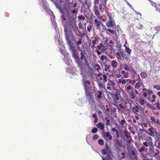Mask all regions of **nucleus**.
<instances>
[{
  "instance_id": "52",
  "label": "nucleus",
  "mask_w": 160,
  "mask_h": 160,
  "mask_svg": "<svg viewBox=\"0 0 160 160\" xmlns=\"http://www.w3.org/2000/svg\"><path fill=\"white\" fill-rule=\"evenodd\" d=\"M107 58V57L106 56L102 55L100 58V59L101 61H102Z\"/></svg>"
},
{
  "instance_id": "34",
  "label": "nucleus",
  "mask_w": 160,
  "mask_h": 160,
  "mask_svg": "<svg viewBox=\"0 0 160 160\" xmlns=\"http://www.w3.org/2000/svg\"><path fill=\"white\" fill-rule=\"evenodd\" d=\"M80 74L82 77V81L87 80V75L86 74H84L82 72H81Z\"/></svg>"
},
{
  "instance_id": "36",
  "label": "nucleus",
  "mask_w": 160,
  "mask_h": 160,
  "mask_svg": "<svg viewBox=\"0 0 160 160\" xmlns=\"http://www.w3.org/2000/svg\"><path fill=\"white\" fill-rule=\"evenodd\" d=\"M125 140L127 141L126 144L127 145H129L131 142L133 141L131 137L129 138L128 140H127L125 139Z\"/></svg>"
},
{
  "instance_id": "49",
  "label": "nucleus",
  "mask_w": 160,
  "mask_h": 160,
  "mask_svg": "<svg viewBox=\"0 0 160 160\" xmlns=\"http://www.w3.org/2000/svg\"><path fill=\"white\" fill-rule=\"evenodd\" d=\"M98 131V129L96 128H93L91 131V132L92 133H96Z\"/></svg>"
},
{
  "instance_id": "58",
  "label": "nucleus",
  "mask_w": 160,
  "mask_h": 160,
  "mask_svg": "<svg viewBox=\"0 0 160 160\" xmlns=\"http://www.w3.org/2000/svg\"><path fill=\"white\" fill-rule=\"evenodd\" d=\"M145 151V147L144 146L142 147L141 148H140L139 150V151L140 152H142L144 151Z\"/></svg>"
},
{
  "instance_id": "37",
  "label": "nucleus",
  "mask_w": 160,
  "mask_h": 160,
  "mask_svg": "<svg viewBox=\"0 0 160 160\" xmlns=\"http://www.w3.org/2000/svg\"><path fill=\"white\" fill-rule=\"evenodd\" d=\"M100 38L98 36L95 37L94 40L92 41V44H95L97 41Z\"/></svg>"
},
{
  "instance_id": "28",
  "label": "nucleus",
  "mask_w": 160,
  "mask_h": 160,
  "mask_svg": "<svg viewBox=\"0 0 160 160\" xmlns=\"http://www.w3.org/2000/svg\"><path fill=\"white\" fill-rule=\"evenodd\" d=\"M94 22L96 24L97 28H99L100 25L102 24V23L100 21H98L97 19H94Z\"/></svg>"
},
{
  "instance_id": "38",
  "label": "nucleus",
  "mask_w": 160,
  "mask_h": 160,
  "mask_svg": "<svg viewBox=\"0 0 160 160\" xmlns=\"http://www.w3.org/2000/svg\"><path fill=\"white\" fill-rule=\"evenodd\" d=\"M125 50L128 54V55H130L131 52V50L129 48L126 47L125 48Z\"/></svg>"
},
{
  "instance_id": "60",
  "label": "nucleus",
  "mask_w": 160,
  "mask_h": 160,
  "mask_svg": "<svg viewBox=\"0 0 160 160\" xmlns=\"http://www.w3.org/2000/svg\"><path fill=\"white\" fill-rule=\"evenodd\" d=\"M105 119L106 120V124L107 125H109V122L110 121V120L108 118H105Z\"/></svg>"
},
{
  "instance_id": "1",
  "label": "nucleus",
  "mask_w": 160,
  "mask_h": 160,
  "mask_svg": "<svg viewBox=\"0 0 160 160\" xmlns=\"http://www.w3.org/2000/svg\"><path fill=\"white\" fill-rule=\"evenodd\" d=\"M116 57L118 61L120 64L121 68H122V66L121 62L123 61L124 63L123 67L124 69L128 70V67H129V63L131 62V60L128 55H127L124 53H123L120 50L119 52L116 54Z\"/></svg>"
},
{
  "instance_id": "21",
  "label": "nucleus",
  "mask_w": 160,
  "mask_h": 160,
  "mask_svg": "<svg viewBox=\"0 0 160 160\" xmlns=\"http://www.w3.org/2000/svg\"><path fill=\"white\" fill-rule=\"evenodd\" d=\"M127 92L129 94L133 91H135V89L131 85H128L125 88Z\"/></svg>"
},
{
  "instance_id": "3",
  "label": "nucleus",
  "mask_w": 160,
  "mask_h": 160,
  "mask_svg": "<svg viewBox=\"0 0 160 160\" xmlns=\"http://www.w3.org/2000/svg\"><path fill=\"white\" fill-rule=\"evenodd\" d=\"M72 57L76 59V62L78 66L82 68L83 65V63L82 61L79 59V57L78 54L77 50H76L72 52Z\"/></svg>"
},
{
  "instance_id": "24",
  "label": "nucleus",
  "mask_w": 160,
  "mask_h": 160,
  "mask_svg": "<svg viewBox=\"0 0 160 160\" xmlns=\"http://www.w3.org/2000/svg\"><path fill=\"white\" fill-rule=\"evenodd\" d=\"M115 31H116V33L114 35L115 36L117 37L118 35H119V33H121L122 32V30L120 28V27L119 25H117V30H115Z\"/></svg>"
},
{
  "instance_id": "19",
  "label": "nucleus",
  "mask_w": 160,
  "mask_h": 160,
  "mask_svg": "<svg viewBox=\"0 0 160 160\" xmlns=\"http://www.w3.org/2000/svg\"><path fill=\"white\" fill-rule=\"evenodd\" d=\"M81 52L80 53V59H81V60H82L83 61H85V62L84 63L85 65H87L88 64V61L87 59L85 56V55L84 54V53L82 52V51H81Z\"/></svg>"
},
{
  "instance_id": "17",
  "label": "nucleus",
  "mask_w": 160,
  "mask_h": 160,
  "mask_svg": "<svg viewBox=\"0 0 160 160\" xmlns=\"http://www.w3.org/2000/svg\"><path fill=\"white\" fill-rule=\"evenodd\" d=\"M69 46V49L72 52L77 50L75 46L74 45L72 41H69L67 43Z\"/></svg>"
},
{
  "instance_id": "31",
  "label": "nucleus",
  "mask_w": 160,
  "mask_h": 160,
  "mask_svg": "<svg viewBox=\"0 0 160 160\" xmlns=\"http://www.w3.org/2000/svg\"><path fill=\"white\" fill-rule=\"evenodd\" d=\"M132 111L136 115H138L137 113H136V112H138L139 111L138 107V106L136 105L135 107H133L132 109Z\"/></svg>"
},
{
  "instance_id": "6",
  "label": "nucleus",
  "mask_w": 160,
  "mask_h": 160,
  "mask_svg": "<svg viewBox=\"0 0 160 160\" xmlns=\"http://www.w3.org/2000/svg\"><path fill=\"white\" fill-rule=\"evenodd\" d=\"M95 48L97 49L96 50L95 52L99 55L101 54L102 52H104L107 50V48L102 43H99V45Z\"/></svg>"
},
{
  "instance_id": "22",
  "label": "nucleus",
  "mask_w": 160,
  "mask_h": 160,
  "mask_svg": "<svg viewBox=\"0 0 160 160\" xmlns=\"http://www.w3.org/2000/svg\"><path fill=\"white\" fill-rule=\"evenodd\" d=\"M106 157L105 158L106 160H109L110 158L112 156V153L111 150H108L107 151Z\"/></svg>"
},
{
  "instance_id": "7",
  "label": "nucleus",
  "mask_w": 160,
  "mask_h": 160,
  "mask_svg": "<svg viewBox=\"0 0 160 160\" xmlns=\"http://www.w3.org/2000/svg\"><path fill=\"white\" fill-rule=\"evenodd\" d=\"M85 90L86 99L90 102L92 101L93 100V97L91 90L89 89Z\"/></svg>"
},
{
  "instance_id": "57",
  "label": "nucleus",
  "mask_w": 160,
  "mask_h": 160,
  "mask_svg": "<svg viewBox=\"0 0 160 160\" xmlns=\"http://www.w3.org/2000/svg\"><path fill=\"white\" fill-rule=\"evenodd\" d=\"M94 12L95 14L97 17H99L100 14L98 11H95Z\"/></svg>"
},
{
  "instance_id": "5",
  "label": "nucleus",
  "mask_w": 160,
  "mask_h": 160,
  "mask_svg": "<svg viewBox=\"0 0 160 160\" xmlns=\"http://www.w3.org/2000/svg\"><path fill=\"white\" fill-rule=\"evenodd\" d=\"M121 100H123L122 97H121L120 92H118L113 94V100L114 102L113 105L114 106L117 107L118 106V102L119 98Z\"/></svg>"
},
{
  "instance_id": "25",
  "label": "nucleus",
  "mask_w": 160,
  "mask_h": 160,
  "mask_svg": "<svg viewBox=\"0 0 160 160\" xmlns=\"http://www.w3.org/2000/svg\"><path fill=\"white\" fill-rule=\"evenodd\" d=\"M111 65L113 68H116L118 65V62L115 60H113L111 62Z\"/></svg>"
},
{
  "instance_id": "47",
  "label": "nucleus",
  "mask_w": 160,
  "mask_h": 160,
  "mask_svg": "<svg viewBox=\"0 0 160 160\" xmlns=\"http://www.w3.org/2000/svg\"><path fill=\"white\" fill-rule=\"evenodd\" d=\"M128 79L127 80L124 79L122 77V84H125L128 81Z\"/></svg>"
},
{
  "instance_id": "33",
  "label": "nucleus",
  "mask_w": 160,
  "mask_h": 160,
  "mask_svg": "<svg viewBox=\"0 0 160 160\" xmlns=\"http://www.w3.org/2000/svg\"><path fill=\"white\" fill-rule=\"evenodd\" d=\"M128 70H128L132 72V74H137L136 72L135 71V70L133 68H132L131 69L130 67H128Z\"/></svg>"
},
{
  "instance_id": "30",
  "label": "nucleus",
  "mask_w": 160,
  "mask_h": 160,
  "mask_svg": "<svg viewBox=\"0 0 160 160\" xmlns=\"http://www.w3.org/2000/svg\"><path fill=\"white\" fill-rule=\"evenodd\" d=\"M97 126L98 128H99L101 130H103L104 129V128L103 124L99 123V124H97Z\"/></svg>"
},
{
  "instance_id": "39",
  "label": "nucleus",
  "mask_w": 160,
  "mask_h": 160,
  "mask_svg": "<svg viewBox=\"0 0 160 160\" xmlns=\"http://www.w3.org/2000/svg\"><path fill=\"white\" fill-rule=\"evenodd\" d=\"M139 102L140 104L142 105H143L145 103V99H144L140 98L138 101Z\"/></svg>"
},
{
  "instance_id": "11",
  "label": "nucleus",
  "mask_w": 160,
  "mask_h": 160,
  "mask_svg": "<svg viewBox=\"0 0 160 160\" xmlns=\"http://www.w3.org/2000/svg\"><path fill=\"white\" fill-rule=\"evenodd\" d=\"M102 137L104 139L108 142L109 140H112V137L111 135H110V132H103Z\"/></svg>"
},
{
  "instance_id": "43",
  "label": "nucleus",
  "mask_w": 160,
  "mask_h": 160,
  "mask_svg": "<svg viewBox=\"0 0 160 160\" xmlns=\"http://www.w3.org/2000/svg\"><path fill=\"white\" fill-rule=\"evenodd\" d=\"M109 43L110 44V45H109V46L110 47V48L111 49H112L113 48V41L112 40H110L109 41Z\"/></svg>"
},
{
  "instance_id": "55",
  "label": "nucleus",
  "mask_w": 160,
  "mask_h": 160,
  "mask_svg": "<svg viewBox=\"0 0 160 160\" xmlns=\"http://www.w3.org/2000/svg\"><path fill=\"white\" fill-rule=\"evenodd\" d=\"M121 154L122 156L121 159H124L125 158V156L126 155L125 153L124 152H122L121 153Z\"/></svg>"
},
{
  "instance_id": "53",
  "label": "nucleus",
  "mask_w": 160,
  "mask_h": 160,
  "mask_svg": "<svg viewBox=\"0 0 160 160\" xmlns=\"http://www.w3.org/2000/svg\"><path fill=\"white\" fill-rule=\"evenodd\" d=\"M107 152V150L105 148H103L102 150V153L103 154H105Z\"/></svg>"
},
{
  "instance_id": "45",
  "label": "nucleus",
  "mask_w": 160,
  "mask_h": 160,
  "mask_svg": "<svg viewBox=\"0 0 160 160\" xmlns=\"http://www.w3.org/2000/svg\"><path fill=\"white\" fill-rule=\"evenodd\" d=\"M153 87L154 88H156L157 90H160V85H154L153 86Z\"/></svg>"
},
{
  "instance_id": "63",
  "label": "nucleus",
  "mask_w": 160,
  "mask_h": 160,
  "mask_svg": "<svg viewBox=\"0 0 160 160\" xmlns=\"http://www.w3.org/2000/svg\"><path fill=\"white\" fill-rule=\"evenodd\" d=\"M93 9L94 12L96 11H98V7L96 5H94Z\"/></svg>"
},
{
  "instance_id": "8",
  "label": "nucleus",
  "mask_w": 160,
  "mask_h": 160,
  "mask_svg": "<svg viewBox=\"0 0 160 160\" xmlns=\"http://www.w3.org/2000/svg\"><path fill=\"white\" fill-rule=\"evenodd\" d=\"M64 31L67 43H68L69 41H72L70 40V38H71L72 36V32L71 31L68 30V28L67 27H66L64 28Z\"/></svg>"
},
{
  "instance_id": "2",
  "label": "nucleus",
  "mask_w": 160,
  "mask_h": 160,
  "mask_svg": "<svg viewBox=\"0 0 160 160\" xmlns=\"http://www.w3.org/2000/svg\"><path fill=\"white\" fill-rule=\"evenodd\" d=\"M106 12L109 18V21L106 23V26L109 28L116 27V24L114 18V13H110L107 11H106Z\"/></svg>"
},
{
  "instance_id": "42",
  "label": "nucleus",
  "mask_w": 160,
  "mask_h": 160,
  "mask_svg": "<svg viewBox=\"0 0 160 160\" xmlns=\"http://www.w3.org/2000/svg\"><path fill=\"white\" fill-rule=\"evenodd\" d=\"M136 80H132L131 79H128V82L130 83L132 85H133L136 82Z\"/></svg>"
},
{
  "instance_id": "54",
  "label": "nucleus",
  "mask_w": 160,
  "mask_h": 160,
  "mask_svg": "<svg viewBox=\"0 0 160 160\" xmlns=\"http://www.w3.org/2000/svg\"><path fill=\"white\" fill-rule=\"evenodd\" d=\"M92 28V27L91 25H89V26L87 28V31L88 32H90L91 31V30Z\"/></svg>"
},
{
  "instance_id": "23",
  "label": "nucleus",
  "mask_w": 160,
  "mask_h": 160,
  "mask_svg": "<svg viewBox=\"0 0 160 160\" xmlns=\"http://www.w3.org/2000/svg\"><path fill=\"white\" fill-rule=\"evenodd\" d=\"M82 38H80L79 39V40L77 42L76 44L77 49L78 50H79L80 51H81V49L79 45L81 44L82 43Z\"/></svg>"
},
{
  "instance_id": "12",
  "label": "nucleus",
  "mask_w": 160,
  "mask_h": 160,
  "mask_svg": "<svg viewBox=\"0 0 160 160\" xmlns=\"http://www.w3.org/2000/svg\"><path fill=\"white\" fill-rule=\"evenodd\" d=\"M108 82L107 84V89L109 90H111L112 88L114 87L115 83L113 81H112L109 78H108Z\"/></svg>"
},
{
  "instance_id": "40",
  "label": "nucleus",
  "mask_w": 160,
  "mask_h": 160,
  "mask_svg": "<svg viewBox=\"0 0 160 160\" xmlns=\"http://www.w3.org/2000/svg\"><path fill=\"white\" fill-rule=\"evenodd\" d=\"M73 25V26L72 27V29L74 30L75 31L78 30V29L75 22H74Z\"/></svg>"
},
{
  "instance_id": "9",
  "label": "nucleus",
  "mask_w": 160,
  "mask_h": 160,
  "mask_svg": "<svg viewBox=\"0 0 160 160\" xmlns=\"http://www.w3.org/2000/svg\"><path fill=\"white\" fill-rule=\"evenodd\" d=\"M115 148L116 150L119 151L121 150V147L122 145V143L121 141L119 140L116 138V142H115Z\"/></svg>"
},
{
  "instance_id": "14",
  "label": "nucleus",
  "mask_w": 160,
  "mask_h": 160,
  "mask_svg": "<svg viewBox=\"0 0 160 160\" xmlns=\"http://www.w3.org/2000/svg\"><path fill=\"white\" fill-rule=\"evenodd\" d=\"M82 82L84 85L85 90L90 89L89 86L91 85V82L89 80H86L82 81Z\"/></svg>"
},
{
  "instance_id": "27",
  "label": "nucleus",
  "mask_w": 160,
  "mask_h": 160,
  "mask_svg": "<svg viewBox=\"0 0 160 160\" xmlns=\"http://www.w3.org/2000/svg\"><path fill=\"white\" fill-rule=\"evenodd\" d=\"M142 84H143V83L141 80H140L139 82H136L134 85V88L137 89H138Z\"/></svg>"
},
{
  "instance_id": "62",
  "label": "nucleus",
  "mask_w": 160,
  "mask_h": 160,
  "mask_svg": "<svg viewBox=\"0 0 160 160\" xmlns=\"http://www.w3.org/2000/svg\"><path fill=\"white\" fill-rule=\"evenodd\" d=\"M129 73L127 72L125 74H124L123 75V77L125 78H127L128 77Z\"/></svg>"
},
{
  "instance_id": "59",
  "label": "nucleus",
  "mask_w": 160,
  "mask_h": 160,
  "mask_svg": "<svg viewBox=\"0 0 160 160\" xmlns=\"http://www.w3.org/2000/svg\"><path fill=\"white\" fill-rule=\"evenodd\" d=\"M78 18L80 20H84L85 19V17L82 15L78 16Z\"/></svg>"
},
{
  "instance_id": "50",
  "label": "nucleus",
  "mask_w": 160,
  "mask_h": 160,
  "mask_svg": "<svg viewBox=\"0 0 160 160\" xmlns=\"http://www.w3.org/2000/svg\"><path fill=\"white\" fill-rule=\"evenodd\" d=\"M98 88L99 89H102L103 88V85L102 83L100 82L98 84Z\"/></svg>"
},
{
  "instance_id": "20",
  "label": "nucleus",
  "mask_w": 160,
  "mask_h": 160,
  "mask_svg": "<svg viewBox=\"0 0 160 160\" xmlns=\"http://www.w3.org/2000/svg\"><path fill=\"white\" fill-rule=\"evenodd\" d=\"M138 94V91L135 89V91H133L129 94L131 96V98L132 99H134L136 97V95Z\"/></svg>"
},
{
  "instance_id": "64",
  "label": "nucleus",
  "mask_w": 160,
  "mask_h": 160,
  "mask_svg": "<svg viewBox=\"0 0 160 160\" xmlns=\"http://www.w3.org/2000/svg\"><path fill=\"white\" fill-rule=\"evenodd\" d=\"M156 10L160 12V6L158 5L156 7Z\"/></svg>"
},
{
  "instance_id": "44",
  "label": "nucleus",
  "mask_w": 160,
  "mask_h": 160,
  "mask_svg": "<svg viewBox=\"0 0 160 160\" xmlns=\"http://www.w3.org/2000/svg\"><path fill=\"white\" fill-rule=\"evenodd\" d=\"M99 144L101 145H102L104 144V141L101 139H99L98 140Z\"/></svg>"
},
{
  "instance_id": "41",
  "label": "nucleus",
  "mask_w": 160,
  "mask_h": 160,
  "mask_svg": "<svg viewBox=\"0 0 160 160\" xmlns=\"http://www.w3.org/2000/svg\"><path fill=\"white\" fill-rule=\"evenodd\" d=\"M126 123V122L124 119L123 118V119H121L120 122L121 125L123 126Z\"/></svg>"
},
{
  "instance_id": "29",
  "label": "nucleus",
  "mask_w": 160,
  "mask_h": 160,
  "mask_svg": "<svg viewBox=\"0 0 160 160\" xmlns=\"http://www.w3.org/2000/svg\"><path fill=\"white\" fill-rule=\"evenodd\" d=\"M123 133L124 134L125 137L127 138H129L131 136H130V133L128 132L127 129L123 131Z\"/></svg>"
},
{
  "instance_id": "18",
  "label": "nucleus",
  "mask_w": 160,
  "mask_h": 160,
  "mask_svg": "<svg viewBox=\"0 0 160 160\" xmlns=\"http://www.w3.org/2000/svg\"><path fill=\"white\" fill-rule=\"evenodd\" d=\"M148 131L149 132H147L148 135H150L152 137H154L155 136L154 132L155 131V130L152 127H151L150 128L148 129Z\"/></svg>"
},
{
  "instance_id": "61",
  "label": "nucleus",
  "mask_w": 160,
  "mask_h": 160,
  "mask_svg": "<svg viewBox=\"0 0 160 160\" xmlns=\"http://www.w3.org/2000/svg\"><path fill=\"white\" fill-rule=\"evenodd\" d=\"M156 107L159 109H160V103H159L158 102L156 103Z\"/></svg>"
},
{
  "instance_id": "35",
  "label": "nucleus",
  "mask_w": 160,
  "mask_h": 160,
  "mask_svg": "<svg viewBox=\"0 0 160 160\" xmlns=\"http://www.w3.org/2000/svg\"><path fill=\"white\" fill-rule=\"evenodd\" d=\"M140 75L142 78H145L147 77L146 73L145 72H142L140 74Z\"/></svg>"
},
{
  "instance_id": "13",
  "label": "nucleus",
  "mask_w": 160,
  "mask_h": 160,
  "mask_svg": "<svg viewBox=\"0 0 160 160\" xmlns=\"http://www.w3.org/2000/svg\"><path fill=\"white\" fill-rule=\"evenodd\" d=\"M149 139L148 140V142H144L143 143V145L146 146V147H148L149 146L150 148H153V142L152 140V138L151 137H149Z\"/></svg>"
},
{
  "instance_id": "26",
  "label": "nucleus",
  "mask_w": 160,
  "mask_h": 160,
  "mask_svg": "<svg viewBox=\"0 0 160 160\" xmlns=\"http://www.w3.org/2000/svg\"><path fill=\"white\" fill-rule=\"evenodd\" d=\"M99 79L102 80L103 82H106L107 81V77L106 74L104 73L102 75V77H100Z\"/></svg>"
},
{
  "instance_id": "56",
  "label": "nucleus",
  "mask_w": 160,
  "mask_h": 160,
  "mask_svg": "<svg viewBox=\"0 0 160 160\" xmlns=\"http://www.w3.org/2000/svg\"><path fill=\"white\" fill-rule=\"evenodd\" d=\"M98 138V136L97 135H95L93 137L92 139L93 140H96Z\"/></svg>"
},
{
  "instance_id": "48",
  "label": "nucleus",
  "mask_w": 160,
  "mask_h": 160,
  "mask_svg": "<svg viewBox=\"0 0 160 160\" xmlns=\"http://www.w3.org/2000/svg\"><path fill=\"white\" fill-rule=\"evenodd\" d=\"M95 67L96 68V69L97 71H98L101 68L100 66L98 64H96L95 65Z\"/></svg>"
},
{
  "instance_id": "4",
  "label": "nucleus",
  "mask_w": 160,
  "mask_h": 160,
  "mask_svg": "<svg viewBox=\"0 0 160 160\" xmlns=\"http://www.w3.org/2000/svg\"><path fill=\"white\" fill-rule=\"evenodd\" d=\"M78 10H71L70 12H67V16L68 18L70 21L75 20L78 13Z\"/></svg>"
},
{
  "instance_id": "32",
  "label": "nucleus",
  "mask_w": 160,
  "mask_h": 160,
  "mask_svg": "<svg viewBox=\"0 0 160 160\" xmlns=\"http://www.w3.org/2000/svg\"><path fill=\"white\" fill-rule=\"evenodd\" d=\"M136 28L138 30H142L143 28V25L140 23H138L136 26Z\"/></svg>"
},
{
  "instance_id": "51",
  "label": "nucleus",
  "mask_w": 160,
  "mask_h": 160,
  "mask_svg": "<svg viewBox=\"0 0 160 160\" xmlns=\"http://www.w3.org/2000/svg\"><path fill=\"white\" fill-rule=\"evenodd\" d=\"M84 35H85V34L84 33H83V34H82L81 33V32H79V35H77L78 36L81 38H83V36Z\"/></svg>"
},
{
  "instance_id": "16",
  "label": "nucleus",
  "mask_w": 160,
  "mask_h": 160,
  "mask_svg": "<svg viewBox=\"0 0 160 160\" xmlns=\"http://www.w3.org/2000/svg\"><path fill=\"white\" fill-rule=\"evenodd\" d=\"M102 25L103 27V29H105L107 32L108 31L113 35H114L116 33V31H114V30L113 29H111L110 28L108 27V28L107 29L105 26L102 23Z\"/></svg>"
},
{
  "instance_id": "10",
  "label": "nucleus",
  "mask_w": 160,
  "mask_h": 160,
  "mask_svg": "<svg viewBox=\"0 0 160 160\" xmlns=\"http://www.w3.org/2000/svg\"><path fill=\"white\" fill-rule=\"evenodd\" d=\"M107 0H100V2L99 3V9L100 10H106L107 8Z\"/></svg>"
},
{
  "instance_id": "46",
  "label": "nucleus",
  "mask_w": 160,
  "mask_h": 160,
  "mask_svg": "<svg viewBox=\"0 0 160 160\" xmlns=\"http://www.w3.org/2000/svg\"><path fill=\"white\" fill-rule=\"evenodd\" d=\"M110 68V66L109 65H105V68H104V70L106 71H108L109 69Z\"/></svg>"
},
{
  "instance_id": "15",
  "label": "nucleus",
  "mask_w": 160,
  "mask_h": 160,
  "mask_svg": "<svg viewBox=\"0 0 160 160\" xmlns=\"http://www.w3.org/2000/svg\"><path fill=\"white\" fill-rule=\"evenodd\" d=\"M103 93L102 90H99L95 94L96 99L97 100L102 98Z\"/></svg>"
}]
</instances>
